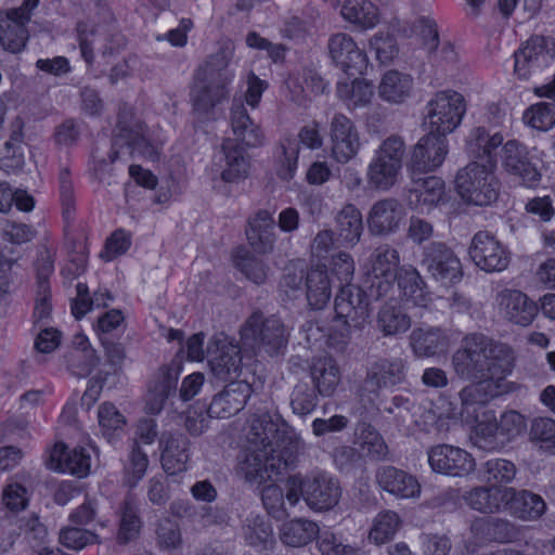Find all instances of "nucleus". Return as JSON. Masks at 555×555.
<instances>
[{
    "instance_id": "obj_63",
    "label": "nucleus",
    "mask_w": 555,
    "mask_h": 555,
    "mask_svg": "<svg viewBox=\"0 0 555 555\" xmlns=\"http://www.w3.org/2000/svg\"><path fill=\"white\" fill-rule=\"evenodd\" d=\"M131 246V234L124 229L114 231L105 242L104 250L100 254L105 261H111L127 253Z\"/></svg>"
},
{
    "instance_id": "obj_47",
    "label": "nucleus",
    "mask_w": 555,
    "mask_h": 555,
    "mask_svg": "<svg viewBox=\"0 0 555 555\" xmlns=\"http://www.w3.org/2000/svg\"><path fill=\"white\" fill-rule=\"evenodd\" d=\"M234 264L248 280L256 284L264 283L268 278V267L245 247H238L235 250Z\"/></svg>"
},
{
    "instance_id": "obj_21",
    "label": "nucleus",
    "mask_w": 555,
    "mask_h": 555,
    "mask_svg": "<svg viewBox=\"0 0 555 555\" xmlns=\"http://www.w3.org/2000/svg\"><path fill=\"white\" fill-rule=\"evenodd\" d=\"M253 392L245 380H232L210 402L207 414L210 417L228 418L244 409Z\"/></svg>"
},
{
    "instance_id": "obj_18",
    "label": "nucleus",
    "mask_w": 555,
    "mask_h": 555,
    "mask_svg": "<svg viewBox=\"0 0 555 555\" xmlns=\"http://www.w3.org/2000/svg\"><path fill=\"white\" fill-rule=\"evenodd\" d=\"M501 165L511 176L526 186H534L541 180V173L531 162L527 147L517 140H508L501 150Z\"/></svg>"
},
{
    "instance_id": "obj_3",
    "label": "nucleus",
    "mask_w": 555,
    "mask_h": 555,
    "mask_svg": "<svg viewBox=\"0 0 555 555\" xmlns=\"http://www.w3.org/2000/svg\"><path fill=\"white\" fill-rule=\"evenodd\" d=\"M232 57V49L221 48L207 56L194 70L190 102L196 117L207 118L216 106L229 99V86L234 78V73L229 68Z\"/></svg>"
},
{
    "instance_id": "obj_20",
    "label": "nucleus",
    "mask_w": 555,
    "mask_h": 555,
    "mask_svg": "<svg viewBox=\"0 0 555 555\" xmlns=\"http://www.w3.org/2000/svg\"><path fill=\"white\" fill-rule=\"evenodd\" d=\"M398 263L399 255L396 249L388 246H380L375 250L372 261V272L369 278L371 283V297L378 299L388 294L397 274L395 270Z\"/></svg>"
},
{
    "instance_id": "obj_41",
    "label": "nucleus",
    "mask_w": 555,
    "mask_h": 555,
    "mask_svg": "<svg viewBox=\"0 0 555 555\" xmlns=\"http://www.w3.org/2000/svg\"><path fill=\"white\" fill-rule=\"evenodd\" d=\"M120 519L117 532L119 543L126 544L138 538L142 521L139 517V508L135 500L128 495L124 499L119 507Z\"/></svg>"
},
{
    "instance_id": "obj_24",
    "label": "nucleus",
    "mask_w": 555,
    "mask_h": 555,
    "mask_svg": "<svg viewBox=\"0 0 555 555\" xmlns=\"http://www.w3.org/2000/svg\"><path fill=\"white\" fill-rule=\"evenodd\" d=\"M207 353L211 372L217 378L228 380L240 375L242 357L237 345L217 341L215 349L211 345L207 347Z\"/></svg>"
},
{
    "instance_id": "obj_50",
    "label": "nucleus",
    "mask_w": 555,
    "mask_h": 555,
    "mask_svg": "<svg viewBox=\"0 0 555 555\" xmlns=\"http://www.w3.org/2000/svg\"><path fill=\"white\" fill-rule=\"evenodd\" d=\"M373 86L364 80H354L351 85L338 83L337 95L341 100L348 101V106L352 108L365 106L373 98Z\"/></svg>"
},
{
    "instance_id": "obj_64",
    "label": "nucleus",
    "mask_w": 555,
    "mask_h": 555,
    "mask_svg": "<svg viewBox=\"0 0 555 555\" xmlns=\"http://www.w3.org/2000/svg\"><path fill=\"white\" fill-rule=\"evenodd\" d=\"M516 475L515 465L503 459L489 460L486 463V478L492 483H508Z\"/></svg>"
},
{
    "instance_id": "obj_12",
    "label": "nucleus",
    "mask_w": 555,
    "mask_h": 555,
    "mask_svg": "<svg viewBox=\"0 0 555 555\" xmlns=\"http://www.w3.org/2000/svg\"><path fill=\"white\" fill-rule=\"evenodd\" d=\"M468 256L477 268L487 272H502L511 261V254L492 233L478 231L472 238Z\"/></svg>"
},
{
    "instance_id": "obj_58",
    "label": "nucleus",
    "mask_w": 555,
    "mask_h": 555,
    "mask_svg": "<svg viewBox=\"0 0 555 555\" xmlns=\"http://www.w3.org/2000/svg\"><path fill=\"white\" fill-rule=\"evenodd\" d=\"M59 540L63 546L74 551H80L89 544L100 543L98 534L76 527L63 528L60 531Z\"/></svg>"
},
{
    "instance_id": "obj_32",
    "label": "nucleus",
    "mask_w": 555,
    "mask_h": 555,
    "mask_svg": "<svg viewBox=\"0 0 555 555\" xmlns=\"http://www.w3.org/2000/svg\"><path fill=\"white\" fill-rule=\"evenodd\" d=\"M470 530L477 539L489 542L507 543L518 535L513 522L499 517L477 518L472 522Z\"/></svg>"
},
{
    "instance_id": "obj_45",
    "label": "nucleus",
    "mask_w": 555,
    "mask_h": 555,
    "mask_svg": "<svg viewBox=\"0 0 555 555\" xmlns=\"http://www.w3.org/2000/svg\"><path fill=\"white\" fill-rule=\"evenodd\" d=\"M400 525L401 521L396 512H380L373 520L372 528L369 532V540L376 545L385 544L395 537Z\"/></svg>"
},
{
    "instance_id": "obj_29",
    "label": "nucleus",
    "mask_w": 555,
    "mask_h": 555,
    "mask_svg": "<svg viewBox=\"0 0 555 555\" xmlns=\"http://www.w3.org/2000/svg\"><path fill=\"white\" fill-rule=\"evenodd\" d=\"M275 221L268 210H259L248 223L246 236L251 248L258 254H269L275 243Z\"/></svg>"
},
{
    "instance_id": "obj_19",
    "label": "nucleus",
    "mask_w": 555,
    "mask_h": 555,
    "mask_svg": "<svg viewBox=\"0 0 555 555\" xmlns=\"http://www.w3.org/2000/svg\"><path fill=\"white\" fill-rule=\"evenodd\" d=\"M402 379L403 371L400 363L388 360L374 363L370 367L361 387V401L375 405L383 389L391 388Z\"/></svg>"
},
{
    "instance_id": "obj_16",
    "label": "nucleus",
    "mask_w": 555,
    "mask_h": 555,
    "mask_svg": "<svg viewBox=\"0 0 555 555\" xmlns=\"http://www.w3.org/2000/svg\"><path fill=\"white\" fill-rule=\"evenodd\" d=\"M330 138L332 157L340 164H347L354 158L361 147L357 127L340 113H336L331 120Z\"/></svg>"
},
{
    "instance_id": "obj_5",
    "label": "nucleus",
    "mask_w": 555,
    "mask_h": 555,
    "mask_svg": "<svg viewBox=\"0 0 555 555\" xmlns=\"http://www.w3.org/2000/svg\"><path fill=\"white\" fill-rule=\"evenodd\" d=\"M285 488V499L291 506H295L302 499L314 512L333 509L341 498L338 479L319 468L288 476Z\"/></svg>"
},
{
    "instance_id": "obj_26",
    "label": "nucleus",
    "mask_w": 555,
    "mask_h": 555,
    "mask_svg": "<svg viewBox=\"0 0 555 555\" xmlns=\"http://www.w3.org/2000/svg\"><path fill=\"white\" fill-rule=\"evenodd\" d=\"M117 137L126 145L144 156H152L154 147L146 138L145 125L135 119L130 111L121 109L118 114Z\"/></svg>"
},
{
    "instance_id": "obj_49",
    "label": "nucleus",
    "mask_w": 555,
    "mask_h": 555,
    "mask_svg": "<svg viewBox=\"0 0 555 555\" xmlns=\"http://www.w3.org/2000/svg\"><path fill=\"white\" fill-rule=\"evenodd\" d=\"M279 150L276 175L282 180L289 181L297 169L299 142L294 138H285Z\"/></svg>"
},
{
    "instance_id": "obj_48",
    "label": "nucleus",
    "mask_w": 555,
    "mask_h": 555,
    "mask_svg": "<svg viewBox=\"0 0 555 555\" xmlns=\"http://www.w3.org/2000/svg\"><path fill=\"white\" fill-rule=\"evenodd\" d=\"M0 44L5 50L16 53L25 48L28 40V30L26 26L0 14Z\"/></svg>"
},
{
    "instance_id": "obj_34",
    "label": "nucleus",
    "mask_w": 555,
    "mask_h": 555,
    "mask_svg": "<svg viewBox=\"0 0 555 555\" xmlns=\"http://www.w3.org/2000/svg\"><path fill=\"white\" fill-rule=\"evenodd\" d=\"M379 487L399 498H412L416 492V480L413 476L393 466H385L376 472Z\"/></svg>"
},
{
    "instance_id": "obj_43",
    "label": "nucleus",
    "mask_w": 555,
    "mask_h": 555,
    "mask_svg": "<svg viewBox=\"0 0 555 555\" xmlns=\"http://www.w3.org/2000/svg\"><path fill=\"white\" fill-rule=\"evenodd\" d=\"M446 201V186L442 179L430 176L418 178V211H430Z\"/></svg>"
},
{
    "instance_id": "obj_60",
    "label": "nucleus",
    "mask_w": 555,
    "mask_h": 555,
    "mask_svg": "<svg viewBox=\"0 0 555 555\" xmlns=\"http://www.w3.org/2000/svg\"><path fill=\"white\" fill-rule=\"evenodd\" d=\"M100 363L95 350L72 351L68 356V367L78 377L88 376Z\"/></svg>"
},
{
    "instance_id": "obj_35",
    "label": "nucleus",
    "mask_w": 555,
    "mask_h": 555,
    "mask_svg": "<svg viewBox=\"0 0 555 555\" xmlns=\"http://www.w3.org/2000/svg\"><path fill=\"white\" fill-rule=\"evenodd\" d=\"M507 495L508 488L477 487L465 495V501L475 511L492 514L505 507Z\"/></svg>"
},
{
    "instance_id": "obj_44",
    "label": "nucleus",
    "mask_w": 555,
    "mask_h": 555,
    "mask_svg": "<svg viewBox=\"0 0 555 555\" xmlns=\"http://www.w3.org/2000/svg\"><path fill=\"white\" fill-rule=\"evenodd\" d=\"M400 171V167L382 160L380 157H373L367 167V181L374 189L387 191L395 185Z\"/></svg>"
},
{
    "instance_id": "obj_51",
    "label": "nucleus",
    "mask_w": 555,
    "mask_h": 555,
    "mask_svg": "<svg viewBox=\"0 0 555 555\" xmlns=\"http://www.w3.org/2000/svg\"><path fill=\"white\" fill-rule=\"evenodd\" d=\"M244 537L250 546L261 551L272 548L275 542L271 526L260 517L248 520Z\"/></svg>"
},
{
    "instance_id": "obj_2",
    "label": "nucleus",
    "mask_w": 555,
    "mask_h": 555,
    "mask_svg": "<svg viewBox=\"0 0 555 555\" xmlns=\"http://www.w3.org/2000/svg\"><path fill=\"white\" fill-rule=\"evenodd\" d=\"M455 373L468 380L505 378L515 365L514 350L483 334H470L452 357Z\"/></svg>"
},
{
    "instance_id": "obj_54",
    "label": "nucleus",
    "mask_w": 555,
    "mask_h": 555,
    "mask_svg": "<svg viewBox=\"0 0 555 555\" xmlns=\"http://www.w3.org/2000/svg\"><path fill=\"white\" fill-rule=\"evenodd\" d=\"M317 390L307 383H298L291 395V406L297 415L310 414L318 404Z\"/></svg>"
},
{
    "instance_id": "obj_22",
    "label": "nucleus",
    "mask_w": 555,
    "mask_h": 555,
    "mask_svg": "<svg viewBox=\"0 0 555 555\" xmlns=\"http://www.w3.org/2000/svg\"><path fill=\"white\" fill-rule=\"evenodd\" d=\"M404 216V208L396 198L379 199L367 214L369 230L373 235H388L399 229Z\"/></svg>"
},
{
    "instance_id": "obj_62",
    "label": "nucleus",
    "mask_w": 555,
    "mask_h": 555,
    "mask_svg": "<svg viewBox=\"0 0 555 555\" xmlns=\"http://www.w3.org/2000/svg\"><path fill=\"white\" fill-rule=\"evenodd\" d=\"M529 435L532 441L541 443V448L555 447V421L550 417L534 418Z\"/></svg>"
},
{
    "instance_id": "obj_52",
    "label": "nucleus",
    "mask_w": 555,
    "mask_h": 555,
    "mask_svg": "<svg viewBox=\"0 0 555 555\" xmlns=\"http://www.w3.org/2000/svg\"><path fill=\"white\" fill-rule=\"evenodd\" d=\"M524 120L537 130H550L555 125V104L541 102L532 105L525 112Z\"/></svg>"
},
{
    "instance_id": "obj_7",
    "label": "nucleus",
    "mask_w": 555,
    "mask_h": 555,
    "mask_svg": "<svg viewBox=\"0 0 555 555\" xmlns=\"http://www.w3.org/2000/svg\"><path fill=\"white\" fill-rule=\"evenodd\" d=\"M361 287L352 284L340 285L335 298L334 332L341 337V343L349 340L360 332L370 318V299Z\"/></svg>"
},
{
    "instance_id": "obj_9",
    "label": "nucleus",
    "mask_w": 555,
    "mask_h": 555,
    "mask_svg": "<svg viewBox=\"0 0 555 555\" xmlns=\"http://www.w3.org/2000/svg\"><path fill=\"white\" fill-rule=\"evenodd\" d=\"M424 112V129L449 134L461 125L466 113V101L457 91H438L427 102Z\"/></svg>"
},
{
    "instance_id": "obj_10",
    "label": "nucleus",
    "mask_w": 555,
    "mask_h": 555,
    "mask_svg": "<svg viewBox=\"0 0 555 555\" xmlns=\"http://www.w3.org/2000/svg\"><path fill=\"white\" fill-rule=\"evenodd\" d=\"M555 61V41L550 37L531 36L514 52V75L519 80L540 78Z\"/></svg>"
},
{
    "instance_id": "obj_56",
    "label": "nucleus",
    "mask_w": 555,
    "mask_h": 555,
    "mask_svg": "<svg viewBox=\"0 0 555 555\" xmlns=\"http://www.w3.org/2000/svg\"><path fill=\"white\" fill-rule=\"evenodd\" d=\"M370 50L375 53L376 60L384 65L391 63L399 54L396 39L388 33H376L370 39Z\"/></svg>"
},
{
    "instance_id": "obj_28",
    "label": "nucleus",
    "mask_w": 555,
    "mask_h": 555,
    "mask_svg": "<svg viewBox=\"0 0 555 555\" xmlns=\"http://www.w3.org/2000/svg\"><path fill=\"white\" fill-rule=\"evenodd\" d=\"M505 508L516 518L531 521L545 513L546 503L541 495L529 490L508 488Z\"/></svg>"
},
{
    "instance_id": "obj_39",
    "label": "nucleus",
    "mask_w": 555,
    "mask_h": 555,
    "mask_svg": "<svg viewBox=\"0 0 555 555\" xmlns=\"http://www.w3.org/2000/svg\"><path fill=\"white\" fill-rule=\"evenodd\" d=\"M319 531L317 522L299 518L285 522L281 528L280 538L288 546L300 547L314 540Z\"/></svg>"
},
{
    "instance_id": "obj_14",
    "label": "nucleus",
    "mask_w": 555,
    "mask_h": 555,
    "mask_svg": "<svg viewBox=\"0 0 555 555\" xmlns=\"http://www.w3.org/2000/svg\"><path fill=\"white\" fill-rule=\"evenodd\" d=\"M422 266L443 285L457 283L463 276L460 259L442 243L434 242L423 247Z\"/></svg>"
},
{
    "instance_id": "obj_1",
    "label": "nucleus",
    "mask_w": 555,
    "mask_h": 555,
    "mask_svg": "<svg viewBox=\"0 0 555 555\" xmlns=\"http://www.w3.org/2000/svg\"><path fill=\"white\" fill-rule=\"evenodd\" d=\"M248 448L237 464V475L251 486H260L297 462L304 442L278 414L255 413L248 421Z\"/></svg>"
},
{
    "instance_id": "obj_40",
    "label": "nucleus",
    "mask_w": 555,
    "mask_h": 555,
    "mask_svg": "<svg viewBox=\"0 0 555 555\" xmlns=\"http://www.w3.org/2000/svg\"><path fill=\"white\" fill-rule=\"evenodd\" d=\"M307 300L313 309H322L331 298V280L325 268L317 267L306 275Z\"/></svg>"
},
{
    "instance_id": "obj_37",
    "label": "nucleus",
    "mask_w": 555,
    "mask_h": 555,
    "mask_svg": "<svg viewBox=\"0 0 555 555\" xmlns=\"http://www.w3.org/2000/svg\"><path fill=\"white\" fill-rule=\"evenodd\" d=\"M343 17L362 29H371L379 22L377 7L370 0H346L341 7Z\"/></svg>"
},
{
    "instance_id": "obj_55",
    "label": "nucleus",
    "mask_w": 555,
    "mask_h": 555,
    "mask_svg": "<svg viewBox=\"0 0 555 555\" xmlns=\"http://www.w3.org/2000/svg\"><path fill=\"white\" fill-rule=\"evenodd\" d=\"M99 425L102 434L108 440L114 435L122 430L126 425L125 416L117 410V408L108 402L102 403L98 410Z\"/></svg>"
},
{
    "instance_id": "obj_57",
    "label": "nucleus",
    "mask_w": 555,
    "mask_h": 555,
    "mask_svg": "<svg viewBox=\"0 0 555 555\" xmlns=\"http://www.w3.org/2000/svg\"><path fill=\"white\" fill-rule=\"evenodd\" d=\"M405 153V143L403 139L397 134H391L380 143L378 149L375 151L374 157H380L382 160L402 168Z\"/></svg>"
},
{
    "instance_id": "obj_53",
    "label": "nucleus",
    "mask_w": 555,
    "mask_h": 555,
    "mask_svg": "<svg viewBox=\"0 0 555 555\" xmlns=\"http://www.w3.org/2000/svg\"><path fill=\"white\" fill-rule=\"evenodd\" d=\"M448 337L440 328L418 327V356L433 357L447 351Z\"/></svg>"
},
{
    "instance_id": "obj_31",
    "label": "nucleus",
    "mask_w": 555,
    "mask_h": 555,
    "mask_svg": "<svg viewBox=\"0 0 555 555\" xmlns=\"http://www.w3.org/2000/svg\"><path fill=\"white\" fill-rule=\"evenodd\" d=\"M310 376L313 388L322 397H331L336 391L340 379L337 362L327 356L314 358L310 365Z\"/></svg>"
},
{
    "instance_id": "obj_42",
    "label": "nucleus",
    "mask_w": 555,
    "mask_h": 555,
    "mask_svg": "<svg viewBox=\"0 0 555 555\" xmlns=\"http://www.w3.org/2000/svg\"><path fill=\"white\" fill-rule=\"evenodd\" d=\"M356 435L360 447L366 454L375 460H386L388 447L382 435L369 423L361 422L357 425Z\"/></svg>"
},
{
    "instance_id": "obj_15",
    "label": "nucleus",
    "mask_w": 555,
    "mask_h": 555,
    "mask_svg": "<svg viewBox=\"0 0 555 555\" xmlns=\"http://www.w3.org/2000/svg\"><path fill=\"white\" fill-rule=\"evenodd\" d=\"M428 464L435 473L463 477L475 470V459L464 449L451 444H438L427 452Z\"/></svg>"
},
{
    "instance_id": "obj_11",
    "label": "nucleus",
    "mask_w": 555,
    "mask_h": 555,
    "mask_svg": "<svg viewBox=\"0 0 555 555\" xmlns=\"http://www.w3.org/2000/svg\"><path fill=\"white\" fill-rule=\"evenodd\" d=\"M418 60L422 74L427 72V65L434 70L457 60L454 46L450 41L440 42L438 25L429 16L418 17Z\"/></svg>"
},
{
    "instance_id": "obj_27",
    "label": "nucleus",
    "mask_w": 555,
    "mask_h": 555,
    "mask_svg": "<svg viewBox=\"0 0 555 555\" xmlns=\"http://www.w3.org/2000/svg\"><path fill=\"white\" fill-rule=\"evenodd\" d=\"M426 133L418 140V172L439 168L449 152L447 134L424 129Z\"/></svg>"
},
{
    "instance_id": "obj_61",
    "label": "nucleus",
    "mask_w": 555,
    "mask_h": 555,
    "mask_svg": "<svg viewBox=\"0 0 555 555\" xmlns=\"http://www.w3.org/2000/svg\"><path fill=\"white\" fill-rule=\"evenodd\" d=\"M318 546L322 555H357L358 548L345 544L338 535L332 531H323L319 535Z\"/></svg>"
},
{
    "instance_id": "obj_25",
    "label": "nucleus",
    "mask_w": 555,
    "mask_h": 555,
    "mask_svg": "<svg viewBox=\"0 0 555 555\" xmlns=\"http://www.w3.org/2000/svg\"><path fill=\"white\" fill-rule=\"evenodd\" d=\"M499 298L504 317L516 325H530L539 312V306L520 291L505 289Z\"/></svg>"
},
{
    "instance_id": "obj_30",
    "label": "nucleus",
    "mask_w": 555,
    "mask_h": 555,
    "mask_svg": "<svg viewBox=\"0 0 555 555\" xmlns=\"http://www.w3.org/2000/svg\"><path fill=\"white\" fill-rule=\"evenodd\" d=\"M504 138L500 132L490 134L485 127L473 128L466 138V152L469 157L486 159L488 166L496 164L495 150L503 146Z\"/></svg>"
},
{
    "instance_id": "obj_33",
    "label": "nucleus",
    "mask_w": 555,
    "mask_h": 555,
    "mask_svg": "<svg viewBox=\"0 0 555 555\" xmlns=\"http://www.w3.org/2000/svg\"><path fill=\"white\" fill-rule=\"evenodd\" d=\"M466 422L476 424L470 440L478 449L492 452L505 446V439L500 434L494 412H485L478 421Z\"/></svg>"
},
{
    "instance_id": "obj_46",
    "label": "nucleus",
    "mask_w": 555,
    "mask_h": 555,
    "mask_svg": "<svg viewBox=\"0 0 555 555\" xmlns=\"http://www.w3.org/2000/svg\"><path fill=\"white\" fill-rule=\"evenodd\" d=\"M377 325L386 336L398 335L410 328L411 319L401 308L385 305L378 312Z\"/></svg>"
},
{
    "instance_id": "obj_8",
    "label": "nucleus",
    "mask_w": 555,
    "mask_h": 555,
    "mask_svg": "<svg viewBox=\"0 0 555 555\" xmlns=\"http://www.w3.org/2000/svg\"><path fill=\"white\" fill-rule=\"evenodd\" d=\"M455 190L467 204L488 206L498 199L500 182L493 167L474 160L459 169Z\"/></svg>"
},
{
    "instance_id": "obj_36",
    "label": "nucleus",
    "mask_w": 555,
    "mask_h": 555,
    "mask_svg": "<svg viewBox=\"0 0 555 555\" xmlns=\"http://www.w3.org/2000/svg\"><path fill=\"white\" fill-rule=\"evenodd\" d=\"M413 77L398 70L387 72L379 83V95L387 102L401 103L411 95Z\"/></svg>"
},
{
    "instance_id": "obj_13",
    "label": "nucleus",
    "mask_w": 555,
    "mask_h": 555,
    "mask_svg": "<svg viewBox=\"0 0 555 555\" xmlns=\"http://www.w3.org/2000/svg\"><path fill=\"white\" fill-rule=\"evenodd\" d=\"M460 391L461 416L464 421H478L482 413L492 412L487 409V404L499 397L505 389L503 388L504 378L476 379Z\"/></svg>"
},
{
    "instance_id": "obj_4",
    "label": "nucleus",
    "mask_w": 555,
    "mask_h": 555,
    "mask_svg": "<svg viewBox=\"0 0 555 555\" xmlns=\"http://www.w3.org/2000/svg\"><path fill=\"white\" fill-rule=\"evenodd\" d=\"M230 124L234 138H227L222 143L225 168L221 178L225 182H237L248 175L249 162L245 147H257L263 144L264 134L247 113L245 105L234 100L230 108Z\"/></svg>"
},
{
    "instance_id": "obj_17",
    "label": "nucleus",
    "mask_w": 555,
    "mask_h": 555,
    "mask_svg": "<svg viewBox=\"0 0 555 555\" xmlns=\"http://www.w3.org/2000/svg\"><path fill=\"white\" fill-rule=\"evenodd\" d=\"M333 63L349 76L361 75L367 65L366 54L353 38L346 33H337L327 42Z\"/></svg>"
},
{
    "instance_id": "obj_38",
    "label": "nucleus",
    "mask_w": 555,
    "mask_h": 555,
    "mask_svg": "<svg viewBox=\"0 0 555 555\" xmlns=\"http://www.w3.org/2000/svg\"><path fill=\"white\" fill-rule=\"evenodd\" d=\"M336 230L341 243L354 245L359 242L363 230L360 210L351 204L344 206L336 216Z\"/></svg>"
},
{
    "instance_id": "obj_23",
    "label": "nucleus",
    "mask_w": 555,
    "mask_h": 555,
    "mask_svg": "<svg viewBox=\"0 0 555 555\" xmlns=\"http://www.w3.org/2000/svg\"><path fill=\"white\" fill-rule=\"evenodd\" d=\"M159 446L160 463L168 475H178L188 469L190 461V441L181 433L163 434Z\"/></svg>"
},
{
    "instance_id": "obj_6",
    "label": "nucleus",
    "mask_w": 555,
    "mask_h": 555,
    "mask_svg": "<svg viewBox=\"0 0 555 555\" xmlns=\"http://www.w3.org/2000/svg\"><path fill=\"white\" fill-rule=\"evenodd\" d=\"M244 346L270 357L284 353L289 333L280 318L266 317L261 311L253 312L240 330Z\"/></svg>"
},
{
    "instance_id": "obj_59",
    "label": "nucleus",
    "mask_w": 555,
    "mask_h": 555,
    "mask_svg": "<svg viewBox=\"0 0 555 555\" xmlns=\"http://www.w3.org/2000/svg\"><path fill=\"white\" fill-rule=\"evenodd\" d=\"M149 467L147 454L142 451L140 446L134 442L129 454V463L126 466L127 483L129 487H135L143 478Z\"/></svg>"
}]
</instances>
